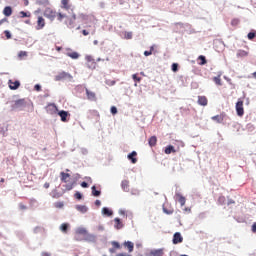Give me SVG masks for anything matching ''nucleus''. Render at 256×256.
<instances>
[{"label": "nucleus", "instance_id": "1", "mask_svg": "<svg viewBox=\"0 0 256 256\" xmlns=\"http://www.w3.org/2000/svg\"><path fill=\"white\" fill-rule=\"evenodd\" d=\"M44 17L50 21H55V18H57V21H63L67 15L61 12L57 13V11L53 10L52 8H46L44 10Z\"/></svg>", "mask_w": 256, "mask_h": 256}, {"label": "nucleus", "instance_id": "2", "mask_svg": "<svg viewBox=\"0 0 256 256\" xmlns=\"http://www.w3.org/2000/svg\"><path fill=\"white\" fill-rule=\"evenodd\" d=\"M66 21V25L67 27H69V29H74L75 25H77L76 21H77V15L73 14L71 17H65Z\"/></svg>", "mask_w": 256, "mask_h": 256}, {"label": "nucleus", "instance_id": "3", "mask_svg": "<svg viewBox=\"0 0 256 256\" xmlns=\"http://www.w3.org/2000/svg\"><path fill=\"white\" fill-rule=\"evenodd\" d=\"M236 113L238 117H243L245 115V109L243 108V100L238 99L236 103Z\"/></svg>", "mask_w": 256, "mask_h": 256}, {"label": "nucleus", "instance_id": "4", "mask_svg": "<svg viewBox=\"0 0 256 256\" xmlns=\"http://www.w3.org/2000/svg\"><path fill=\"white\" fill-rule=\"evenodd\" d=\"M87 229L85 228H78L75 232V241H83V239L81 238V235L82 237L84 238L85 235H87Z\"/></svg>", "mask_w": 256, "mask_h": 256}, {"label": "nucleus", "instance_id": "5", "mask_svg": "<svg viewBox=\"0 0 256 256\" xmlns=\"http://www.w3.org/2000/svg\"><path fill=\"white\" fill-rule=\"evenodd\" d=\"M25 105H27V103L25 102V99L16 100L12 104V110L15 111L17 109H23V107H25Z\"/></svg>", "mask_w": 256, "mask_h": 256}, {"label": "nucleus", "instance_id": "6", "mask_svg": "<svg viewBox=\"0 0 256 256\" xmlns=\"http://www.w3.org/2000/svg\"><path fill=\"white\" fill-rule=\"evenodd\" d=\"M8 85L12 91H15L19 89V87H21V82H19V80H16V81L9 80Z\"/></svg>", "mask_w": 256, "mask_h": 256}, {"label": "nucleus", "instance_id": "7", "mask_svg": "<svg viewBox=\"0 0 256 256\" xmlns=\"http://www.w3.org/2000/svg\"><path fill=\"white\" fill-rule=\"evenodd\" d=\"M96 239L97 237H95L93 234H90L89 232H87L83 237V240L87 241L88 243H95Z\"/></svg>", "mask_w": 256, "mask_h": 256}, {"label": "nucleus", "instance_id": "8", "mask_svg": "<svg viewBox=\"0 0 256 256\" xmlns=\"http://www.w3.org/2000/svg\"><path fill=\"white\" fill-rule=\"evenodd\" d=\"M178 243H183V236H181V233L176 232L173 236V244L178 245Z\"/></svg>", "mask_w": 256, "mask_h": 256}, {"label": "nucleus", "instance_id": "9", "mask_svg": "<svg viewBox=\"0 0 256 256\" xmlns=\"http://www.w3.org/2000/svg\"><path fill=\"white\" fill-rule=\"evenodd\" d=\"M43 27H45V18H43L42 16H39L37 20L36 29L37 31H40V29H43Z\"/></svg>", "mask_w": 256, "mask_h": 256}, {"label": "nucleus", "instance_id": "10", "mask_svg": "<svg viewBox=\"0 0 256 256\" xmlns=\"http://www.w3.org/2000/svg\"><path fill=\"white\" fill-rule=\"evenodd\" d=\"M78 23H87L89 21L90 17L87 14L80 13L77 17Z\"/></svg>", "mask_w": 256, "mask_h": 256}, {"label": "nucleus", "instance_id": "11", "mask_svg": "<svg viewBox=\"0 0 256 256\" xmlns=\"http://www.w3.org/2000/svg\"><path fill=\"white\" fill-rule=\"evenodd\" d=\"M209 100L205 96H198V105L202 107H207Z\"/></svg>", "mask_w": 256, "mask_h": 256}, {"label": "nucleus", "instance_id": "12", "mask_svg": "<svg viewBox=\"0 0 256 256\" xmlns=\"http://www.w3.org/2000/svg\"><path fill=\"white\" fill-rule=\"evenodd\" d=\"M127 159L129 161H131V163H133V165H135V163H137V152L132 151L130 154H128Z\"/></svg>", "mask_w": 256, "mask_h": 256}, {"label": "nucleus", "instance_id": "13", "mask_svg": "<svg viewBox=\"0 0 256 256\" xmlns=\"http://www.w3.org/2000/svg\"><path fill=\"white\" fill-rule=\"evenodd\" d=\"M67 77H71V75L66 72H61L55 76V81H63V79H67Z\"/></svg>", "mask_w": 256, "mask_h": 256}, {"label": "nucleus", "instance_id": "14", "mask_svg": "<svg viewBox=\"0 0 256 256\" xmlns=\"http://www.w3.org/2000/svg\"><path fill=\"white\" fill-rule=\"evenodd\" d=\"M212 121H215L216 123H223L225 121V114H219L216 116L211 117Z\"/></svg>", "mask_w": 256, "mask_h": 256}, {"label": "nucleus", "instance_id": "15", "mask_svg": "<svg viewBox=\"0 0 256 256\" xmlns=\"http://www.w3.org/2000/svg\"><path fill=\"white\" fill-rule=\"evenodd\" d=\"M86 95L89 101H97V95L95 94V92H92L89 89H86Z\"/></svg>", "mask_w": 256, "mask_h": 256}, {"label": "nucleus", "instance_id": "16", "mask_svg": "<svg viewBox=\"0 0 256 256\" xmlns=\"http://www.w3.org/2000/svg\"><path fill=\"white\" fill-rule=\"evenodd\" d=\"M59 117H61V121L63 123H67V117H69V112L65 111V110H61L58 113Z\"/></svg>", "mask_w": 256, "mask_h": 256}, {"label": "nucleus", "instance_id": "17", "mask_svg": "<svg viewBox=\"0 0 256 256\" xmlns=\"http://www.w3.org/2000/svg\"><path fill=\"white\" fill-rule=\"evenodd\" d=\"M70 1L71 0H61V8L69 11V9H71Z\"/></svg>", "mask_w": 256, "mask_h": 256}, {"label": "nucleus", "instance_id": "18", "mask_svg": "<svg viewBox=\"0 0 256 256\" xmlns=\"http://www.w3.org/2000/svg\"><path fill=\"white\" fill-rule=\"evenodd\" d=\"M164 153L166 155H171V153H177V150H175V146L173 145H168L165 150H164Z\"/></svg>", "mask_w": 256, "mask_h": 256}, {"label": "nucleus", "instance_id": "19", "mask_svg": "<svg viewBox=\"0 0 256 256\" xmlns=\"http://www.w3.org/2000/svg\"><path fill=\"white\" fill-rule=\"evenodd\" d=\"M3 15H5V17H11V15H13V8L6 6L3 10Z\"/></svg>", "mask_w": 256, "mask_h": 256}, {"label": "nucleus", "instance_id": "20", "mask_svg": "<svg viewBox=\"0 0 256 256\" xmlns=\"http://www.w3.org/2000/svg\"><path fill=\"white\" fill-rule=\"evenodd\" d=\"M124 247H126L129 253H133V249H135V244L131 241L124 242Z\"/></svg>", "mask_w": 256, "mask_h": 256}, {"label": "nucleus", "instance_id": "21", "mask_svg": "<svg viewBox=\"0 0 256 256\" xmlns=\"http://www.w3.org/2000/svg\"><path fill=\"white\" fill-rule=\"evenodd\" d=\"M176 198H177V201L180 203L181 207H184L185 203H186V199L183 195L181 194H176Z\"/></svg>", "mask_w": 256, "mask_h": 256}, {"label": "nucleus", "instance_id": "22", "mask_svg": "<svg viewBox=\"0 0 256 256\" xmlns=\"http://www.w3.org/2000/svg\"><path fill=\"white\" fill-rule=\"evenodd\" d=\"M86 61L88 62V66L91 67L89 65V63H91L92 65V69H95V67L97 66V63H95V60L93 59L92 56H86Z\"/></svg>", "mask_w": 256, "mask_h": 256}, {"label": "nucleus", "instance_id": "23", "mask_svg": "<svg viewBox=\"0 0 256 256\" xmlns=\"http://www.w3.org/2000/svg\"><path fill=\"white\" fill-rule=\"evenodd\" d=\"M60 177H61L62 183H67V179H69V177H71V174L65 173V172H61L60 173Z\"/></svg>", "mask_w": 256, "mask_h": 256}, {"label": "nucleus", "instance_id": "24", "mask_svg": "<svg viewBox=\"0 0 256 256\" xmlns=\"http://www.w3.org/2000/svg\"><path fill=\"white\" fill-rule=\"evenodd\" d=\"M148 143L150 147H155L157 145V136L150 137Z\"/></svg>", "mask_w": 256, "mask_h": 256}, {"label": "nucleus", "instance_id": "25", "mask_svg": "<svg viewBox=\"0 0 256 256\" xmlns=\"http://www.w3.org/2000/svg\"><path fill=\"white\" fill-rule=\"evenodd\" d=\"M114 223H115L114 226L116 229H123V222H121V219L115 218Z\"/></svg>", "mask_w": 256, "mask_h": 256}, {"label": "nucleus", "instance_id": "26", "mask_svg": "<svg viewBox=\"0 0 256 256\" xmlns=\"http://www.w3.org/2000/svg\"><path fill=\"white\" fill-rule=\"evenodd\" d=\"M150 256H163V249L152 250Z\"/></svg>", "mask_w": 256, "mask_h": 256}, {"label": "nucleus", "instance_id": "27", "mask_svg": "<svg viewBox=\"0 0 256 256\" xmlns=\"http://www.w3.org/2000/svg\"><path fill=\"white\" fill-rule=\"evenodd\" d=\"M76 209L80 213H87V211H88V208L85 205H76Z\"/></svg>", "mask_w": 256, "mask_h": 256}, {"label": "nucleus", "instance_id": "28", "mask_svg": "<svg viewBox=\"0 0 256 256\" xmlns=\"http://www.w3.org/2000/svg\"><path fill=\"white\" fill-rule=\"evenodd\" d=\"M47 111H48V113L53 114V113H55V111H57V106L55 104H49L47 106Z\"/></svg>", "mask_w": 256, "mask_h": 256}, {"label": "nucleus", "instance_id": "29", "mask_svg": "<svg viewBox=\"0 0 256 256\" xmlns=\"http://www.w3.org/2000/svg\"><path fill=\"white\" fill-rule=\"evenodd\" d=\"M123 191H129V180H123L121 183Z\"/></svg>", "mask_w": 256, "mask_h": 256}, {"label": "nucleus", "instance_id": "30", "mask_svg": "<svg viewBox=\"0 0 256 256\" xmlns=\"http://www.w3.org/2000/svg\"><path fill=\"white\" fill-rule=\"evenodd\" d=\"M60 231H62V233H67V231H69V223L61 224Z\"/></svg>", "mask_w": 256, "mask_h": 256}, {"label": "nucleus", "instance_id": "31", "mask_svg": "<svg viewBox=\"0 0 256 256\" xmlns=\"http://www.w3.org/2000/svg\"><path fill=\"white\" fill-rule=\"evenodd\" d=\"M67 57H70L71 59H79V53L77 52H68L66 53Z\"/></svg>", "mask_w": 256, "mask_h": 256}, {"label": "nucleus", "instance_id": "32", "mask_svg": "<svg viewBox=\"0 0 256 256\" xmlns=\"http://www.w3.org/2000/svg\"><path fill=\"white\" fill-rule=\"evenodd\" d=\"M236 55L237 57H247L249 53L245 50H238Z\"/></svg>", "mask_w": 256, "mask_h": 256}, {"label": "nucleus", "instance_id": "33", "mask_svg": "<svg viewBox=\"0 0 256 256\" xmlns=\"http://www.w3.org/2000/svg\"><path fill=\"white\" fill-rule=\"evenodd\" d=\"M198 61H200L199 65H207V58H205V56H203V55H200L198 57Z\"/></svg>", "mask_w": 256, "mask_h": 256}, {"label": "nucleus", "instance_id": "34", "mask_svg": "<svg viewBox=\"0 0 256 256\" xmlns=\"http://www.w3.org/2000/svg\"><path fill=\"white\" fill-rule=\"evenodd\" d=\"M92 195L94 197H99V195H101V190H97V187L92 186Z\"/></svg>", "mask_w": 256, "mask_h": 256}, {"label": "nucleus", "instance_id": "35", "mask_svg": "<svg viewBox=\"0 0 256 256\" xmlns=\"http://www.w3.org/2000/svg\"><path fill=\"white\" fill-rule=\"evenodd\" d=\"M102 213H103V215H106L107 217H111V215H113V211H111L109 208H103Z\"/></svg>", "mask_w": 256, "mask_h": 256}, {"label": "nucleus", "instance_id": "36", "mask_svg": "<svg viewBox=\"0 0 256 256\" xmlns=\"http://www.w3.org/2000/svg\"><path fill=\"white\" fill-rule=\"evenodd\" d=\"M213 81H214V83H215L216 85H218V86L223 85V83L221 82V75L215 76V77L213 78Z\"/></svg>", "mask_w": 256, "mask_h": 256}, {"label": "nucleus", "instance_id": "37", "mask_svg": "<svg viewBox=\"0 0 256 256\" xmlns=\"http://www.w3.org/2000/svg\"><path fill=\"white\" fill-rule=\"evenodd\" d=\"M172 71H173L174 73H177V71H179V64L173 63V64H172Z\"/></svg>", "mask_w": 256, "mask_h": 256}, {"label": "nucleus", "instance_id": "38", "mask_svg": "<svg viewBox=\"0 0 256 256\" xmlns=\"http://www.w3.org/2000/svg\"><path fill=\"white\" fill-rule=\"evenodd\" d=\"M132 79H133V81H135L136 83H141V77H138L137 74H133V75H132Z\"/></svg>", "mask_w": 256, "mask_h": 256}, {"label": "nucleus", "instance_id": "39", "mask_svg": "<svg viewBox=\"0 0 256 256\" xmlns=\"http://www.w3.org/2000/svg\"><path fill=\"white\" fill-rule=\"evenodd\" d=\"M124 37L125 39H133V32H125Z\"/></svg>", "mask_w": 256, "mask_h": 256}, {"label": "nucleus", "instance_id": "40", "mask_svg": "<svg viewBox=\"0 0 256 256\" xmlns=\"http://www.w3.org/2000/svg\"><path fill=\"white\" fill-rule=\"evenodd\" d=\"M231 25L233 27H237V25H239V19H237V18L232 19Z\"/></svg>", "mask_w": 256, "mask_h": 256}, {"label": "nucleus", "instance_id": "41", "mask_svg": "<svg viewBox=\"0 0 256 256\" xmlns=\"http://www.w3.org/2000/svg\"><path fill=\"white\" fill-rule=\"evenodd\" d=\"M20 15H21L22 18L31 17V13L25 12V11H21V12H20Z\"/></svg>", "mask_w": 256, "mask_h": 256}, {"label": "nucleus", "instance_id": "42", "mask_svg": "<svg viewBox=\"0 0 256 256\" xmlns=\"http://www.w3.org/2000/svg\"><path fill=\"white\" fill-rule=\"evenodd\" d=\"M112 246L114 247V249H121V244H119V242L117 241H113Z\"/></svg>", "mask_w": 256, "mask_h": 256}, {"label": "nucleus", "instance_id": "43", "mask_svg": "<svg viewBox=\"0 0 256 256\" xmlns=\"http://www.w3.org/2000/svg\"><path fill=\"white\" fill-rule=\"evenodd\" d=\"M63 206H64L63 202H56L54 204V207H56V209H63Z\"/></svg>", "mask_w": 256, "mask_h": 256}, {"label": "nucleus", "instance_id": "44", "mask_svg": "<svg viewBox=\"0 0 256 256\" xmlns=\"http://www.w3.org/2000/svg\"><path fill=\"white\" fill-rule=\"evenodd\" d=\"M74 197H75V199H78V200L83 199V195L81 194V192H76V193L74 194Z\"/></svg>", "mask_w": 256, "mask_h": 256}, {"label": "nucleus", "instance_id": "45", "mask_svg": "<svg viewBox=\"0 0 256 256\" xmlns=\"http://www.w3.org/2000/svg\"><path fill=\"white\" fill-rule=\"evenodd\" d=\"M115 80H106V85H108L109 87H113V85H115Z\"/></svg>", "mask_w": 256, "mask_h": 256}, {"label": "nucleus", "instance_id": "46", "mask_svg": "<svg viewBox=\"0 0 256 256\" xmlns=\"http://www.w3.org/2000/svg\"><path fill=\"white\" fill-rule=\"evenodd\" d=\"M4 35H5L6 39H11V37H12L11 32H9V30H5Z\"/></svg>", "mask_w": 256, "mask_h": 256}, {"label": "nucleus", "instance_id": "47", "mask_svg": "<svg viewBox=\"0 0 256 256\" xmlns=\"http://www.w3.org/2000/svg\"><path fill=\"white\" fill-rule=\"evenodd\" d=\"M255 36H256L255 32L248 33V39H250V40L255 39Z\"/></svg>", "mask_w": 256, "mask_h": 256}, {"label": "nucleus", "instance_id": "48", "mask_svg": "<svg viewBox=\"0 0 256 256\" xmlns=\"http://www.w3.org/2000/svg\"><path fill=\"white\" fill-rule=\"evenodd\" d=\"M110 111H111L112 115H117V107L112 106Z\"/></svg>", "mask_w": 256, "mask_h": 256}, {"label": "nucleus", "instance_id": "49", "mask_svg": "<svg viewBox=\"0 0 256 256\" xmlns=\"http://www.w3.org/2000/svg\"><path fill=\"white\" fill-rule=\"evenodd\" d=\"M164 213H166V215H173V210H168L166 208H163Z\"/></svg>", "mask_w": 256, "mask_h": 256}, {"label": "nucleus", "instance_id": "50", "mask_svg": "<svg viewBox=\"0 0 256 256\" xmlns=\"http://www.w3.org/2000/svg\"><path fill=\"white\" fill-rule=\"evenodd\" d=\"M65 189H66V191H71V189H73V184H67L65 186Z\"/></svg>", "mask_w": 256, "mask_h": 256}, {"label": "nucleus", "instance_id": "51", "mask_svg": "<svg viewBox=\"0 0 256 256\" xmlns=\"http://www.w3.org/2000/svg\"><path fill=\"white\" fill-rule=\"evenodd\" d=\"M19 209H21V211H25V209H27V206H25V204H23V203H20Z\"/></svg>", "mask_w": 256, "mask_h": 256}, {"label": "nucleus", "instance_id": "52", "mask_svg": "<svg viewBox=\"0 0 256 256\" xmlns=\"http://www.w3.org/2000/svg\"><path fill=\"white\" fill-rule=\"evenodd\" d=\"M218 201H219V203H221V204L225 203V196H220V197L218 198Z\"/></svg>", "mask_w": 256, "mask_h": 256}, {"label": "nucleus", "instance_id": "53", "mask_svg": "<svg viewBox=\"0 0 256 256\" xmlns=\"http://www.w3.org/2000/svg\"><path fill=\"white\" fill-rule=\"evenodd\" d=\"M18 55H19V57H27V52L20 51Z\"/></svg>", "mask_w": 256, "mask_h": 256}, {"label": "nucleus", "instance_id": "54", "mask_svg": "<svg viewBox=\"0 0 256 256\" xmlns=\"http://www.w3.org/2000/svg\"><path fill=\"white\" fill-rule=\"evenodd\" d=\"M81 187H83L84 189H87V187H89V184L87 182H82Z\"/></svg>", "mask_w": 256, "mask_h": 256}, {"label": "nucleus", "instance_id": "55", "mask_svg": "<svg viewBox=\"0 0 256 256\" xmlns=\"http://www.w3.org/2000/svg\"><path fill=\"white\" fill-rule=\"evenodd\" d=\"M34 89H35V91H41V85L36 84V85L34 86Z\"/></svg>", "mask_w": 256, "mask_h": 256}, {"label": "nucleus", "instance_id": "56", "mask_svg": "<svg viewBox=\"0 0 256 256\" xmlns=\"http://www.w3.org/2000/svg\"><path fill=\"white\" fill-rule=\"evenodd\" d=\"M145 57H149V55H153L151 51H144Z\"/></svg>", "mask_w": 256, "mask_h": 256}, {"label": "nucleus", "instance_id": "57", "mask_svg": "<svg viewBox=\"0 0 256 256\" xmlns=\"http://www.w3.org/2000/svg\"><path fill=\"white\" fill-rule=\"evenodd\" d=\"M82 35H84V37H87V35H89V31H87V30H82Z\"/></svg>", "mask_w": 256, "mask_h": 256}, {"label": "nucleus", "instance_id": "58", "mask_svg": "<svg viewBox=\"0 0 256 256\" xmlns=\"http://www.w3.org/2000/svg\"><path fill=\"white\" fill-rule=\"evenodd\" d=\"M116 256H131V254H127V253H118Z\"/></svg>", "mask_w": 256, "mask_h": 256}, {"label": "nucleus", "instance_id": "59", "mask_svg": "<svg viewBox=\"0 0 256 256\" xmlns=\"http://www.w3.org/2000/svg\"><path fill=\"white\" fill-rule=\"evenodd\" d=\"M252 233H256V222L252 225Z\"/></svg>", "mask_w": 256, "mask_h": 256}, {"label": "nucleus", "instance_id": "60", "mask_svg": "<svg viewBox=\"0 0 256 256\" xmlns=\"http://www.w3.org/2000/svg\"><path fill=\"white\" fill-rule=\"evenodd\" d=\"M234 203H235V200H233V199H230V200H228V203H227V205H234Z\"/></svg>", "mask_w": 256, "mask_h": 256}, {"label": "nucleus", "instance_id": "61", "mask_svg": "<svg viewBox=\"0 0 256 256\" xmlns=\"http://www.w3.org/2000/svg\"><path fill=\"white\" fill-rule=\"evenodd\" d=\"M3 23H7V18H3V19L0 20V26H1Z\"/></svg>", "mask_w": 256, "mask_h": 256}, {"label": "nucleus", "instance_id": "62", "mask_svg": "<svg viewBox=\"0 0 256 256\" xmlns=\"http://www.w3.org/2000/svg\"><path fill=\"white\" fill-rule=\"evenodd\" d=\"M95 205H96L97 207H100V206H101V201H100V200H96V201H95Z\"/></svg>", "mask_w": 256, "mask_h": 256}, {"label": "nucleus", "instance_id": "63", "mask_svg": "<svg viewBox=\"0 0 256 256\" xmlns=\"http://www.w3.org/2000/svg\"><path fill=\"white\" fill-rule=\"evenodd\" d=\"M50 184L48 182L44 183V189H49Z\"/></svg>", "mask_w": 256, "mask_h": 256}, {"label": "nucleus", "instance_id": "64", "mask_svg": "<svg viewBox=\"0 0 256 256\" xmlns=\"http://www.w3.org/2000/svg\"><path fill=\"white\" fill-rule=\"evenodd\" d=\"M42 256H51V254L44 252V253H42Z\"/></svg>", "mask_w": 256, "mask_h": 256}]
</instances>
